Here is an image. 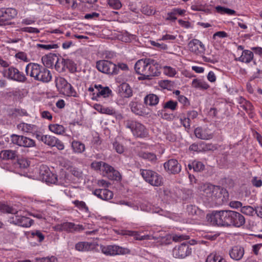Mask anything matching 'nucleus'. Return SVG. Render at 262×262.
Here are the masks:
<instances>
[{
    "instance_id": "1",
    "label": "nucleus",
    "mask_w": 262,
    "mask_h": 262,
    "mask_svg": "<svg viewBox=\"0 0 262 262\" xmlns=\"http://www.w3.org/2000/svg\"><path fill=\"white\" fill-rule=\"evenodd\" d=\"M206 218L212 225L239 228L245 223V217L241 213L232 210L214 211L207 214Z\"/></svg>"
},
{
    "instance_id": "32",
    "label": "nucleus",
    "mask_w": 262,
    "mask_h": 262,
    "mask_svg": "<svg viewBox=\"0 0 262 262\" xmlns=\"http://www.w3.org/2000/svg\"><path fill=\"white\" fill-rule=\"evenodd\" d=\"M92 248V243L81 242L77 243L75 245L76 250L79 251H86L91 250Z\"/></svg>"
},
{
    "instance_id": "36",
    "label": "nucleus",
    "mask_w": 262,
    "mask_h": 262,
    "mask_svg": "<svg viewBox=\"0 0 262 262\" xmlns=\"http://www.w3.org/2000/svg\"><path fill=\"white\" fill-rule=\"evenodd\" d=\"M139 157L146 159L151 162L157 160V156L155 154L151 152L141 151L139 153Z\"/></svg>"
},
{
    "instance_id": "59",
    "label": "nucleus",
    "mask_w": 262,
    "mask_h": 262,
    "mask_svg": "<svg viewBox=\"0 0 262 262\" xmlns=\"http://www.w3.org/2000/svg\"><path fill=\"white\" fill-rule=\"evenodd\" d=\"M113 147L119 154H122L124 150V146L117 142H114L113 143Z\"/></svg>"
},
{
    "instance_id": "22",
    "label": "nucleus",
    "mask_w": 262,
    "mask_h": 262,
    "mask_svg": "<svg viewBox=\"0 0 262 262\" xmlns=\"http://www.w3.org/2000/svg\"><path fill=\"white\" fill-rule=\"evenodd\" d=\"M17 128L26 133H33L35 132L37 128L35 125L22 122L17 125Z\"/></svg>"
},
{
    "instance_id": "50",
    "label": "nucleus",
    "mask_w": 262,
    "mask_h": 262,
    "mask_svg": "<svg viewBox=\"0 0 262 262\" xmlns=\"http://www.w3.org/2000/svg\"><path fill=\"white\" fill-rule=\"evenodd\" d=\"M64 66L67 67L69 70L72 72H74L76 70V64L71 59H65L64 60Z\"/></svg>"
},
{
    "instance_id": "61",
    "label": "nucleus",
    "mask_w": 262,
    "mask_h": 262,
    "mask_svg": "<svg viewBox=\"0 0 262 262\" xmlns=\"http://www.w3.org/2000/svg\"><path fill=\"white\" fill-rule=\"evenodd\" d=\"M54 146L56 147V148L59 150H62L64 148L63 143L57 138L54 143Z\"/></svg>"
},
{
    "instance_id": "18",
    "label": "nucleus",
    "mask_w": 262,
    "mask_h": 262,
    "mask_svg": "<svg viewBox=\"0 0 262 262\" xmlns=\"http://www.w3.org/2000/svg\"><path fill=\"white\" fill-rule=\"evenodd\" d=\"M194 134L196 138L202 140H209L213 138V134L209 129L201 127L195 129Z\"/></svg>"
},
{
    "instance_id": "9",
    "label": "nucleus",
    "mask_w": 262,
    "mask_h": 262,
    "mask_svg": "<svg viewBox=\"0 0 262 262\" xmlns=\"http://www.w3.org/2000/svg\"><path fill=\"white\" fill-rule=\"evenodd\" d=\"M96 68L100 72L112 75L118 74L116 64L108 60H101L97 62Z\"/></svg>"
},
{
    "instance_id": "26",
    "label": "nucleus",
    "mask_w": 262,
    "mask_h": 262,
    "mask_svg": "<svg viewBox=\"0 0 262 262\" xmlns=\"http://www.w3.org/2000/svg\"><path fill=\"white\" fill-rule=\"evenodd\" d=\"M61 230L68 232H73L74 231L83 229L82 225H76L73 223L67 222L61 225Z\"/></svg>"
},
{
    "instance_id": "39",
    "label": "nucleus",
    "mask_w": 262,
    "mask_h": 262,
    "mask_svg": "<svg viewBox=\"0 0 262 262\" xmlns=\"http://www.w3.org/2000/svg\"><path fill=\"white\" fill-rule=\"evenodd\" d=\"M187 211L189 214L192 215H201L203 212L198 207L194 205H189L187 207Z\"/></svg>"
},
{
    "instance_id": "38",
    "label": "nucleus",
    "mask_w": 262,
    "mask_h": 262,
    "mask_svg": "<svg viewBox=\"0 0 262 262\" xmlns=\"http://www.w3.org/2000/svg\"><path fill=\"white\" fill-rule=\"evenodd\" d=\"M180 121L181 124L187 129H189L191 126V120L186 115L185 116L184 115H181L179 117Z\"/></svg>"
},
{
    "instance_id": "64",
    "label": "nucleus",
    "mask_w": 262,
    "mask_h": 262,
    "mask_svg": "<svg viewBox=\"0 0 262 262\" xmlns=\"http://www.w3.org/2000/svg\"><path fill=\"white\" fill-rule=\"evenodd\" d=\"M159 85L163 89H168L171 86V81L167 80H161Z\"/></svg>"
},
{
    "instance_id": "55",
    "label": "nucleus",
    "mask_w": 262,
    "mask_h": 262,
    "mask_svg": "<svg viewBox=\"0 0 262 262\" xmlns=\"http://www.w3.org/2000/svg\"><path fill=\"white\" fill-rule=\"evenodd\" d=\"M20 31L30 33L37 34L40 32L38 29L31 27H26L20 29Z\"/></svg>"
},
{
    "instance_id": "13",
    "label": "nucleus",
    "mask_w": 262,
    "mask_h": 262,
    "mask_svg": "<svg viewBox=\"0 0 262 262\" xmlns=\"http://www.w3.org/2000/svg\"><path fill=\"white\" fill-rule=\"evenodd\" d=\"M191 253V248L187 244L183 243L176 246L172 250V255L176 258H184Z\"/></svg>"
},
{
    "instance_id": "7",
    "label": "nucleus",
    "mask_w": 262,
    "mask_h": 262,
    "mask_svg": "<svg viewBox=\"0 0 262 262\" xmlns=\"http://www.w3.org/2000/svg\"><path fill=\"white\" fill-rule=\"evenodd\" d=\"M140 174L143 179L148 183L154 186H160L163 183V178L157 172L149 169H141Z\"/></svg>"
},
{
    "instance_id": "35",
    "label": "nucleus",
    "mask_w": 262,
    "mask_h": 262,
    "mask_svg": "<svg viewBox=\"0 0 262 262\" xmlns=\"http://www.w3.org/2000/svg\"><path fill=\"white\" fill-rule=\"evenodd\" d=\"M121 92L124 97L128 98L132 96V90L126 83H123L121 85Z\"/></svg>"
},
{
    "instance_id": "23",
    "label": "nucleus",
    "mask_w": 262,
    "mask_h": 262,
    "mask_svg": "<svg viewBox=\"0 0 262 262\" xmlns=\"http://www.w3.org/2000/svg\"><path fill=\"white\" fill-rule=\"evenodd\" d=\"M16 157L17 152L13 150H3L0 153L1 158L5 160H14Z\"/></svg>"
},
{
    "instance_id": "15",
    "label": "nucleus",
    "mask_w": 262,
    "mask_h": 262,
    "mask_svg": "<svg viewBox=\"0 0 262 262\" xmlns=\"http://www.w3.org/2000/svg\"><path fill=\"white\" fill-rule=\"evenodd\" d=\"M142 232L122 230L119 234L123 235H128L134 237V239L139 241L156 239L157 238L150 234H142Z\"/></svg>"
},
{
    "instance_id": "30",
    "label": "nucleus",
    "mask_w": 262,
    "mask_h": 262,
    "mask_svg": "<svg viewBox=\"0 0 262 262\" xmlns=\"http://www.w3.org/2000/svg\"><path fill=\"white\" fill-rule=\"evenodd\" d=\"M158 97L155 94H149L147 95L144 98V102L146 105H156L159 102Z\"/></svg>"
},
{
    "instance_id": "47",
    "label": "nucleus",
    "mask_w": 262,
    "mask_h": 262,
    "mask_svg": "<svg viewBox=\"0 0 262 262\" xmlns=\"http://www.w3.org/2000/svg\"><path fill=\"white\" fill-rule=\"evenodd\" d=\"M74 204L81 211L88 212L89 208L85 203L83 201L75 200L73 202Z\"/></svg>"
},
{
    "instance_id": "28",
    "label": "nucleus",
    "mask_w": 262,
    "mask_h": 262,
    "mask_svg": "<svg viewBox=\"0 0 262 262\" xmlns=\"http://www.w3.org/2000/svg\"><path fill=\"white\" fill-rule=\"evenodd\" d=\"M205 262H226L225 259L220 254L211 253L208 255Z\"/></svg>"
},
{
    "instance_id": "24",
    "label": "nucleus",
    "mask_w": 262,
    "mask_h": 262,
    "mask_svg": "<svg viewBox=\"0 0 262 262\" xmlns=\"http://www.w3.org/2000/svg\"><path fill=\"white\" fill-rule=\"evenodd\" d=\"M93 107L95 110L101 114L110 115H113L115 114V111L113 108L104 107L100 104H95Z\"/></svg>"
},
{
    "instance_id": "2",
    "label": "nucleus",
    "mask_w": 262,
    "mask_h": 262,
    "mask_svg": "<svg viewBox=\"0 0 262 262\" xmlns=\"http://www.w3.org/2000/svg\"><path fill=\"white\" fill-rule=\"evenodd\" d=\"M200 191L206 201L216 205L223 204L228 196L226 189L209 183L202 185L200 187Z\"/></svg>"
},
{
    "instance_id": "19",
    "label": "nucleus",
    "mask_w": 262,
    "mask_h": 262,
    "mask_svg": "<svg viewBox=\"0 0 262 262\" xmlns=\"http://www.w3.org/2000/svg\"><path fill=\"white\" fill-rule=\"evenodd\" d=\"M149 58L139 60L135 65V70L137 73L141 75L143 79L148 64Z\"/></svg>"
},
{
    "instance_id": "4",
    "label": "nucleus",
    "mask_w": 262,
    "mask_h": 262,
    "mask_svg": "<svg viewBox=\"0 0 262 262\" xmlns=\"http://www.w3.org/2000/svg\"><path fill=\"white\" fill-rule=\"evenodd\" d=\"M25 72L27 75L43 82H48L52 78L50 71L38 63H28L26 67Z\"/></svg>"
},
{
    "instance_id": "44",
    "label": "nucleus",
    "mask_w": 262,
    "mask_h": 262,
    "mask_svg": "<svg viewBox=\"0 0 262 262\" xmlns=\"http://www.w3.org/2000/svg\"><path fill=\"white\" fill-rule=\"evenodd\" d=\"M177 106V102L173 100H169L163 104L164 109H169L172 111L176 110Z\"/></svg>"
},
{
    "instance_id": "46",
    "label": "nucleus",
    "mask_w": 262,
    "mask_h": 262,
    "mask_svg": "<svg viewBox=\"0 0 262 262\" xmlns=\"http://www.w3.org/2000/svg\"><path fill=\"white\" fill-rule=\"evenodd\" d=\"M163 73L168 76L173 77L177 74V71L174 68L171 67L164 66L163 67Z\"/></svg>"
},
{
    "instance_id": "54",
    "label": "nucleus",
    "mask_w": 262,
    "mask_h": 262,
    "mask_svg": "<svg viewBox=\"0 0 262 262\" xmlns=\"http://www.w3.org/2000/svg\"><path fill=\"white\" fill-rule=\"evenodd\" d=\"M23 136H19L15 134L12 135L11 136L12 142L14 144L20 146Z\"/></svg>"
},
{
    "instance_id": "49",
    "label": "nucleus",
    "mask_w": 262,
    "mask_h": 262,
    "mask_svg": "<svg viewBox=\"0 0 262 262\" xmlns=\"http://www.w3.org/2000/svg\"><path fill=\"white\" fill-rule=\"evenodd\" d=\"M36 47L39 48H41L43 50H50L53 49L58 48V46L57 44L55 43H50V44H41L37 43L36 45Z\"/></svg>"
},
{
    "instance_id": "56",
    "label": "nucleus",
    "mask_w": 262,
    "mask_h": 262,
    "mask_svg": "<svg viewBox=\"0 0 262 262\" xmlns=\"http://www.w3.org/2000/svg\"><path fill=\"white\" fill-rule=\"evenodd\" d=\"M17 165L21 169L27 168L30 165L29 161L24 158L20 159L17 161Z\"/></svg>"
},
{
    "instance_id": "45",
    "label": "nucleus",
    "mask_w": 262,
    "mask_h": 262,
    "mask_svg": "<svg viewBox=\"0 0 262 262\" xmlns=\"http://www.w3.org/2000/svg\"><path fill=\"white\" fill-rule=\"evenodd\" d=\"M42 180L47 183L55 184L57 182V177L51 171V174H48L47 176H45Z\"/></svg>"
},
{
    "instance_id": "5",
    "label": "nucleus",
    "mask_w": 262,
    "mask_h": 262,
    "mask_svg": "<svg viewBox=\"0 0 262 262\" xmlns=\"http://www.w3.org/2000/svg\"><path fill=\"white\" fill-rule=\"evenodd\" d=\"M91 167L95 170H100L103 174L111 180H118L120 179V173L112 166L102 161L93 162Z\"/></svg>"
},
{
    "instance_id": "11",
    "label": "nucleus",
    "mask_w": 262,
    "mask_h": 262,
    "mask_svg": "<svg viewBox=\"0 0 262 262\" xmlns=\"http://www.w3.org/2000/svg\"><path fill=\"white\" fill-rule=\"evenodd\" d=\"M88 91L92 93L93 100H96L99 97H108L112 93V91L108 87H103L100 84H95L94 87L91 86L88 89Z\"/></svg>"
},
{
    "instance_id": "63",
    "label": "nucleus",
    "mask_w": 262,
    "mask_h": 262,
    "mask_svg": "<svg viewBox=\"0 0 262 262\" xmlns=\"http://www.w3.org/2000/svg\"><path fill=\"white\" fill-rule=\"evenodd\" d=\"M57 258L54 256L42 257L40 259V262H57Z\"/></svg>"
},
{
    "instance_id": "8",
    "label": "nucleus",
    "mask_w": 262,
    "mask_h": 262,
    "mask_svg": "<svg viewBox=\"0 0 262 262\" xmlns=\"http://www.w3.org/2000/svg\"><path fill=\"white\" fill-rule=\"evenodd\" d=\"M3 74L5 77L13 81L24 82L27 80L24 74L14 67L4 69Z\"/></svg>"
},
{
    "instance_id": "34",
    "label": "nucleus",
    "mask_w": 262,
    "mask_h": 262,
    "mask_svg": "<svg viewBox=\"0 0 262 262\" xmlns=\"http://www.w3.org/2000/svg\"><path fill=\"white\" fill-rule=\"evenodd\" d=\"M56 56L54 55H48L43 56L41 58L42 63L45 67H51L54 64V61Z\"/></svg>"
},
{
    "instance_id": "20",
    "label": "nucleus",
    "mask_w": 262,
    "mask_h": 262,
    "mask_svg": "<svg viewBox=\"0 0 262 262\" xmlns=\"http://www.w3.org/2000/svg\"><path fill=\"white\" fill-rule=\"evenodd\" d=\"M93 193L98 198L105 201L111 200L113 196V193L107 189H97Z\"/></svg>"
},
{
    "instance_id": "16",
    "label": "nucleus",
    "mask_w": 262,
    "mask_h": 262,
    "mask_svg": "<svg viewBox=\"0 0 262 262\" xmlns=\"http://www.w3.org/2000/svg\"><path fill=\"white\" fill-rule=\"evenodd\" d=\"M229 254L231 258L234 260L238 261L243 257L245 254V249L241 246L236 245L230 249Z\"/></svg>"
},
{
    "instance_id": "37",
    "label": "nucleus",
    "mask_w": 262,
    "mask_h": 262,
    "mask_svg": "<svg viewBox=\"0 0 262 262\" xmlns=\"http://www.w3.org/2000/svg\"><path fill=\"white\" fill-rule=\"evenodd\" d=\"M132 112L136 115H141L143 112L141 109V105L136 102H131L129 105Z\"/></svg>"
},
{
    "instance_id": "6",
    "label": "nucleus",
    "mask_w": 262,
    "mask_h": 262,
    "mask_svg": "<svg viewBox=\"0 0 262 262\" xmlns=\"http://www.w3.org/2000/svg\"><path fill=\"white\" fill-rule=\"evenodd\" d=\"M124 125L130 129L134 136L137 138H145L148 136V131L142 124L134 120H127L124 121Z\"/></svg>"
},
{
    "instance_id": "21",
    "label": "nucleus",
    "mask_w": 262,
    "mask_h": 262,
    "mask_svg": "<svg viewBox=\"0 0 262 262\" xmlns=\"http://www.w3.org/2000/svg\"><path fill=\"white\" fill-rule=\"evenodd\" d=\"M71 148L73 153L76 154H81L85 151V145L82 142L73 140L71 143Z\"/></svg>"
},
{
    "instance_id": "29",
    "label": "nucleus",
    "mask_w": 262,
    "mask_h": 262,
    "mask_svg": "<svg viewBox=\"0 0 262 262\" xmlns=\"http://www.w3.org/2000/svg\"><path fill=\"white\" fill-rule=\"evenodd\" d=\"M49 129L57 135H62L65 133V128L62 125L51 124L49 125Z\"/></svg>"
},
{
    "instance_id": "3",
    "label": "nucleus",
    "mask_w": 262,
    "mask_h": 262,
    "mask_svg": "<svg viewBox=\"0 0 262 262\" xmlns=\"http://www.w3.org/2000/svg\"><path fill=\"white\" fill-rule=\"evenodd\" d=\"M0 211L12 214L9 222L13 224L28 228L33 223V220L27 216L28 212L24 210H17L13 207L0 203Z\"/></svg>"
},
{
    "instance_id": "40",
    "label": "nucleus",
    "mask_w": 262,
    "mask_h": 262,
    "mask_svg": "<svg viewBox=\"0 0 262 262\" xmlns=\"http://www.w3.org/2000/svg\"><path fill=\"white\" fill-rule=\"evenodd\" d=\"M35 146V142L33 140L25 136H23L20 146L32 147Z\"/></svg>"
},
{
    "instance_id": "14",
    "label": "nucleus",
    "mask_w": 262,
    "mask_h": 262,
    "mask_svg": "<svg viewBox=\"0 0 262 262\" xmlns=\"http://www.w3.org/2000/svg\"><path fill=\"white\" fill-rule=\"evenodd\" d=\"M188 47L191 53L199 56L204 55L206 51L204 43L197 39L191 40L188 44Z\"/></svg>"
},
{
    "instance_id": "57",
    "label": "nucleus",
    "mask_w": 262,
    "mask_h": 262,
    "mask_svg": "<svg viewBox=\"0 0 262 262\" xmlns=\"http://www.w3.org/2000/svg\"><path fill=\"white\" fill-rule=\"evenodd\" d=\"M109 5L115 9H119L122 4L119 0H108Z\"/></svg>"
},
{
    "instance_id": "31",
    "label": "nucleus",
    "mask_w": 262,
    "mask_h": 262,
    "mask_svg": "<svg viewBox=\"0 0 262 262\" xmlns=\"http://www.w3.org/2000/svg\"><path fill=\"white\" fill-rule=\"evenodd\" d=\"M189 169H193L194 171L199 172L203 170L205 168V165L200 161H193L188 164Z\"/></svg>"
},
{
    "instance_id": "10",
    "label": "nucleus",
    "mask_w": 262,
    "mask_h": 262,
    "mask_svg": "<svg viewBox=\"0 0 262 262\" xmlns=\"http://www.w3.org/2000/svg\"><path fill=\"white\" fill-rule=\"evenodd\" d=\"M149 63L147 67L143 79H149L150 77L158 76L160 75L161 69V65L156 60L149 58Z\"/></svg>"
},
{
    "instance_id": "25",
    "label": "nucleus",
    "mask_w": 262,
    "mask_h": 262,
    "mask_svg": "<svg viewBox=\"0 0 262 262\" xmlns=\"http://www.w3.org/2000/svg\"><path fill=\"white\" fill-rule=\"evenodd\" d=\"M191 85L193 88L202 90H205L209 88V85L208 83L201 79H194L191 83Z\"/></svg>"
},
{
    "instance_id": "12",
    "label": "nucleus",
    "mask_w": 262,
    "mask_h": 262,
    "mask_svg": "<svg viewBox=\"0 0 262 262\" xmlns=\"http://www.w3.org/2000/svg\"><path fill=\"white\" fill-rule=\"evenodd\" d=\"M100 249L102 252L109 256H113L119 254H125L128 253L129 251L128 249L119 247L117 245L101 246Z\"/></svg>"
},
{
    "instance_id": "43",
    "label": "nucleus",
    "mask_w": 262,
    "mask_h": 262,
    "mask_svg": "<svg viewBox=\"0 0 262 262\" xmlns=\"http://www.w3.org/2000/svg\"><path fill=\"white\" fill-rule=\"evenodd\" d=\"M56 139V138L55 137L46 135L44 136L43 139H42V142L49 146L54 147V143Z\"/></svg>"
},
{
    "instance_id": "51",
    "label": "nucleus",
    "mask_w": 262,
    "mask_h": 262,
    "mask_svg": "<svg viewBox=\"0 0 262 262\" xmlns=\"http://www.w3.org/2000/svg\"><path fill=\"white\" fill-rule=\"evenodd\" d=\"M255 209L250 206H243L241 208V212L247 215H252Z\"/></svg>"
},
{
    "instance_id": "53",
    "label": "nucleus",
    "mask_w": 262,
    "mask_h": 262,
    "mask_svg": "<svg viewBox=\"0 0 262 262\" xmlns=\"http://www.w3.org/2000/svg\"><path fill=\"white\" fill-rule=\"evenodd\" d=\"M31 235L39 242H42L45 239V235L39 230H35L32 232Z\"/></svg>"
},
{
    "instance_id": "52",
    "label": "nucleus",
    "mask_w": 262,
    "mask_h": 262,
    "mask_svg": "<svg viewBox=\"0 0 262 262\" xmlns=\"http://www.w3.org/2000/svg\"><path fill=\"white\" fill-rule=\"evenodd\" d=\"M48 174H51V171L49 168L47 166L41 165L39 169V176L42 180H43V178H45V176H47Z\"/></svg>"
},
{
    "instance_id": "33",
    "label": "nucleus",
    "mask_w": 262,
    "mask_h": 262,
    "mask_svg": "<svg viewBox=\"0 0 262 262\" xmlns=\"http://www.w3.org/2000/svg\"><path fill=\"white\" fill-rule=\"evenodd\" d=\"M61 92L64 95L67 96H73L76 97L77 93L75 91L73 87L71 85V84L68 83L63 89L61 90Z\"/></svg>"
},
{
    "instance_id": "17",
    "label": "nucleus",
    "mask_w": 262,
    "mask_h": 262,
    "mask_svg": "<svg viewBox=\"0 0 262 262\" xmlns=\"http://www.w3.org/2000/svg\"><path fill=\"white\" fill-rule=\"evenodd\" d=\"M165 170L171 173H179L181 170V166L178 161L175 159H170L164 164Z\"/></svg>"
},
{
    "instance_id": "41",
    "label": "nucleus",
    "mask_w": 262,
    "mask_h": 262,
    "mask_svg": "<svg viewBox=\"0 0 262 262\" xmlns=\"http://www.w3.org/2000/svg\"><path fill=\"white\" fill-rule=\"evenodd\" d=\"M215 9L217 12L221 14H227L228 15H234L235 14V11L234 10L224 7L217 6Z\"/></svg>"
},
{
    "instance_id": "58",
    "label": "nucleus",
    "mask_w": 262,
    "mask_h": 262,
    "mask_svg": "<svg viewBox=\"0 0 262 262\" xmlns=\"http://www.w3.org/2000/svg\"><path fill=\"white\" fill-rule=\"evenodd\" d=\"M70 172L73 176L78 178H80L82 177V171L80 169L78 168L72 167L70 169Z\"/></svg>"
},
{
    "instance_id": "62",
    "label": "nucleus",
    "mask_w": 262,
    "mask_h": 262,
    "mask_svg": "<svg viewBox=\"0 0 262 262\" xmlns=\"http://www.w3.org/2000/svg\"><path fill=\"white\" fill-rule=\"evenodd\" d=\"M99 16V13L97 12H91L86 14L84 16V18L86 19H95Z\"/></svg>"
},
{
    "instance_id": "60",
    "label": "nucleus",
    "mask_w": 262,
    "mask_h": 262,
    "mask_svg": "<svg viewBox=\"0 0 262 262\" xmlns=\"http://www.w3.org/2000/svg\"><path fill=\"white\" fill-rule=\"evenodd\" d=\"M15 57L24 61L27 62L29 61L27 54L23 52H19L16 53L15 54Z\"/></svg>"
},
{
    "instance_id": "48",
    "label": "nucleus",
    "mask_w": 262,
    "mask_h": 262,
    "mask_svg": "<svg viewBox=\"0 0 262 262\" xmlns=\"http://www.w3.org/2000/svg\"><path fill=\"white\" fill-rule=\"evenodd\" d=\"M17 14V10L12 8H6V19L14 18Z\"/></svg>"
},
{
    "instance_id": "27",
    "label": "nucleus",
    "mask_w": 262,
    "mask_h": 262,
    "mask_svg": "<svg viewBox=\"0 0 262 262\" xmlns=\"http://www.w3.org/2000/svg\"><path fill=\"white\" fill-rule=\"evenodd\" d=\"M253 58V53L252 51L248 50H244L241 56L238 58V60L242 62L249 63Z\"/></svg>"
},
{
    "instance_id": "42",
    "label": "nucleus",
    "mask_w": 262,
    "mask_h": 262,
    "mask_svg": "<svg viewBox=\"0 0 262 262\" xmlns=\"http://www.w3.org/2000/svg\"><path fill=\"white\" fill-rule=\"evenodd\" d=\"M55 82L57 88L60 91L68 83V81L61 77H56Z\"/></svg>"
}]
</instances>
